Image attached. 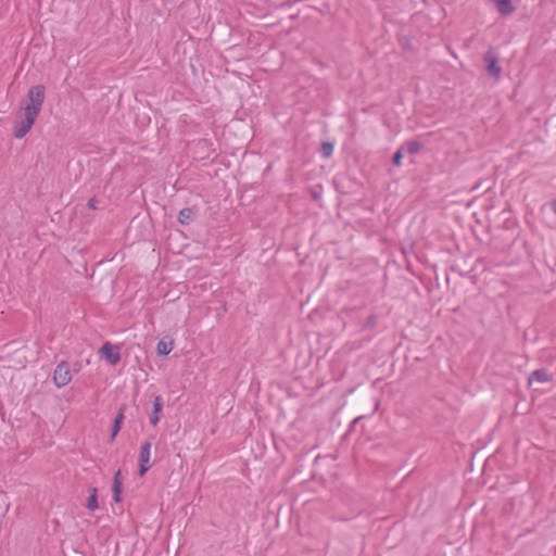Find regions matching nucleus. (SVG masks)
I'll list each match as a JSON object with an SVG mask.
<instances>
[{"mask_svg":"<svg viewBox=\"0 0 556 556\" xmlns=\"http://www.w3.org/2000/svg\"><path fill=\"white\" fill-rule=\"evenodd\" d=\"M45 101V87L36 85L31 87L27 93V99L23 102L18 121L15 124L14 136L22 139L30 130L37 116L41 111Z\"/></svg>","mask_w":556,"mask_h":556,"instance_id":"f257e3e1","label":"nucleus"},{"mask_svg":"<svg viewBox=\"0 0 556 556\" xmlns=\"http://www.w3.org/2000/svg\"><path fill=\"white\" fill-rule=\"evenodd\" d=\"M72 380V371L67 362H61L56 365L53 372V382L58 388L67 386Z\"/></svg>","mask_w":556,"mask_h":556,"instance_id":"f03ea898","label":"nucleus"},{"mask_svg":"<svg viewBox=\"0 0 556 556\" xmlns=\"http://www.w3.org/2000/svg\"><path fill=\"white\" fill-rule=\"evenodd\" d=\"M484 63H485V70L489 75H491L495 78H498L501 76L502 67L498 65V59L493 53L492 50H489L484 54Z\"/></svg>","mask_w":556,"mask_h":556,"instance_id":"7ed1b4c3","label":"nucleus"},{"mask_svg":"<svg viewBox=\"0 0 556 556\" xmlns=\"http://www.w3.org/2000/svg\"><path fill=\"white\" fill-rule=\"evenodd\" d=\"M151 447H152V444L150 442H144L141 445L140 455H139V460H140L139 475L140 476H143L150 468Z\"/></svg>","mask_w":556,"mask_h":556,"instance_id":"20e7f679","label":"nucleus"},{"mask_svg":"<svg viewBox=\"0 0 556 556\" xmlns=\"http://www.w3.org/2000/svg\"><path fill=\"white\" fill-rule=\"evenodd\" d=\"M101 355L105 358V361L115 366L121 361V353L118 350H115L110 342H105L100 349Z\"/></svg>","mask_w":556,"mask_h":556,"instance_id":"39448f33","label":"nucleus"},{"mask_svg":"<svg viewBox=\"0 0 556 556\" xmlns=\"http://www.w3.org/2000/svg\"><path fill=\"white\" fill-rule=\"evenodd\" d=\"M163 409V400L161 395L154 396L153 400V410L150 415V424L152 426H156L160 421V414Z\"/></svg>","mask_w":556,"mask_h":556,"instance_id":"423d86ee","label":"nucleus"},{"mask_svg":"<svg viewBox=\"0 0 556 556\" xmlns=\"http://www.w3.org/2000/svg\"><path fill=\"white\" fill-rule=\"evenodd\" d=\"M553 379V376L545 368H540L531 372L529 382L536 381L540 383L548 382Z\"/></svg>","mask_w":556,"mask_h":556,"instance_id":"0eeeda50","label":"nucleus"},{"mask_svg":"<svg viewBox=\"0 0 556 556\" xmlns=\"http://www.w3.org/2000/svg\"><path fill=\"white\" fill-rule=\"evenodd\" d=\"M502 15H510L515 11L511 0H492Z\"/></svg>","mask_w":556,"mask_h":556,"instance_id":"6e6552de","label":"nucleus"},{"mask_svg":"<svg viewBox=\"0 0 556 556\" xmlns=\"http://www.w3.org/2000/svg\"><path fill=\"white\" fill-rule=\"evenodd\" d=\"M195 217V212L191 207L182 208L178 214V222L181 225H189Z\"/></svg>","mask_w":556,"mask_h":556,"instance_id":"1a4fd4ad","label":"nucleus"},{"mask_svg":"<svg viewBox=\"0 0 556 556\" xmlns=\"http://www.w3.org/2000/svg\"><path fill=\"white\" fill-rule=\"evenodd\" d=\"M173 349H174L173 340L161 339L156 345L157 354L164 355V356L168 355L173 351Z\"/></svg>","mask_w":556,"mask_h":556,"instance_id":"9d476101","label":"nucleus"},{"mask_svg":"<svg viewBox=\"0 0 556 556\" xmlns=\"http://www.w3.org/2000/svg\"><path fill=\"white\" fill-rule=\"evenodd\" d=\"M124 419H125L124 409L121 408L119 412L117 413V415L114 418V422H113V427H112V433H111V440H114L116 438L117 433L121 430V427H122V424H123Z\"/></svg>","mask_w":556,"mask_h":556,"instance_id":"9b49d317","label":"nucleus"},{"mask_svg":"<svg viewBox=\"0 0 556 556\" xmlns=\"http://www.w3.org/2000/svg\"><path fill=\"white\" fill-rule=\"evenodd\" d=\"M97 492H98V490L96 488L91 489L90 495H89V497L87 500L86 507L90 511H94L99 507L98 498H97Z\"/></svg>","mask_w":556,"mask_h":556,"instance_id":"f8f14e48","label":"nucleus"},{"mask_svg":"<svg viewBox=\"0 0 556 556\" xmlns=\"http://www.w3.org/2000/svg\"><path fill=\"white\" fill-rule=\"evenodd\" d=\"M422 144L419 141H409L401 148H405V153L416 154L420 151Z\"/></svg>","mask_w":556,"mask_h":556,"instance_id":"ddd939ff","label":"nucleus"},{"mask_svg":"<svg viewBox=\"0 0 556 556\" xmlns=\"http://www.w3.org/2000/svg\"><path fill=\"white\" fill-rule=\"evenodd\" d=\"M333 152V146L330 142H324L320 148V153L324 157L331 156Z\"/></svg>","mask_w":556,"mask_h":556,"instance_id":"4468645a","label":"nucleus"},{"mask_svg":"<svg viewBox=\"0 0 556 556\" xmlns=\"http://www.w3.org/2000/svg\"><path fill=\"white\" fill-rule=\"evenodd\" d=\"M404 154H405V148H401L400 147L397 149V151L393 155V159H392L393 164L396 165V166H400L401 165V160L404 156Z\"/></svg>","mask_w":556,"mask_h":556,"instance_id":"2eb2a0df","label":"nucleus"},{"mask_svg":"<svg viewBox=\"0 0 556 556\" xmlns=\"http://www.w3.org/2000/svg\"><path fill=\"white\" fill-rule=\"evenodd\" d=\"M123 488V481H122V472L118 470L114 476V482H113V489H121Z\"/></svg>","mask_w":556,"mask_h":556,"instance_id":"dca6fc26","label":"nucleus"},{"mask_svg":"<svg viewBox=\"0 0 556 556\" xmlns=\"http://www.w3.org/2000/svg\"><path fill=\"white\" fill-rule=\"evenodd\" d=\"M121 494H122V490L121 489H113V500L118 503L121 502Z\"/></svg>","mask_w":556,"mask_h":556,"instance_id":"f3484780","label":"nucleus"},{"mask_svg":"<svg viewBox=\"0 0 556 556\" xmlns=\"http://www.w3.org/2000/svg\"><path fill=\"white\" fill-rule=\"evenodd\" d=\"M87 205L89 208L96 210L97 208V200L94 198L90 199Z\"/></svg>","mask_w":556,"mask_h":556,"instance_id":"a211bd4d","label":"nucleus"},{"mask_svg":"<svg viewBox=\"0 0 556 556\" xmlns=\"http://www.w3.org/2000/svg\"><path fill=\"white\" fill-rule=\"evenodd\" d=\"M402 247H403V248H402L403 253H405V254H406V253H408L409 251H412V250H413V247H414V245H413V244H409V245H402Z\"/></svg>","mask_w":556,"mask_h":556,"instance_id":"6ab92c4d","label":"nucleus"},{"mask_svg":"<svg viewBox=\"0 0 556 556\" xmlns=\"http://www.w3.org/2000/svg\"><path fill=\"white\" fill-rule=\"evenodd\" d=\"M551 208L556 214V199L551 202Z\"/></svg>","mask_w":556,"mask_h":556,"instance_id":"aec40b11","label":"nucleus"}]
</instances>
